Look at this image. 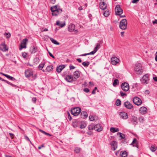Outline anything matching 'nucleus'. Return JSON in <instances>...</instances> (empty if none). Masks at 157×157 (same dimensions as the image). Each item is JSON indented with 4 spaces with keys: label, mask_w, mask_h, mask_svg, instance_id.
<instances>
[{
    "label": "nucleus",
    "mask_w": 157,
    "mask_h": 157,
    "mask_svg": "<svg viewBox=\"0 0 157 157\" xmlns=\"http://www.w3.org/2000/svg\"><path fill=\"white\" fill-rule=\"evenodd\" d=\"M144 118L141 117H139V121L141 122H143L144 121Z\"/></svg>",
    "instance_id": "8fccbe9b"
},
{
    "label": "nucleus",
    "mask_w": 157,
    "mask_h": 157,
    "mask_svg": "<svg viewBox=\"0 0 157 157\" xmlns=\"http://www.w3.org/2000/svg\"><path fill=\"white\" fill-rule=\"evenodd\" d=\"M135 71L136 73L138 74H140L143 72L141 64L138 63L136 64Z\"/></svg>",
    "instance_id": "39448f33"
},
{
    "label": "nucleus",
    "mask_w": 157,
    "mask_h": 157,
    "mask_svg": "<svg viewBox=\"0 0 157 157\" xmlns=\"http://www.w3.org/2000/svg\"><path fill=\"white\" fill-rule=\"evenodd\" d=\"M4 35L7 38H9L11 36L10 34L9 33H5Z\"/></svg>",
    "instance_id": "e433bc0d"
},
{
    "label": "nucleus",
    "mask_w": 157,
    "mask_h": 157,
    "mask_svg": "<svg viewBox=\"0 0 157 157\" xmlns=\"http://www.w3.org/2000/svg\"><path fill=\"white\" fill-rule=\"evenodd\" d=\"M121 88L123 90L127 91L129 89V86L128 83L125 82L121 84Z\"/></svg>",
    "instance_id": "6e6552de"
},
{
    "label": "nucleus",
    "mask_w": 157,
    "mask_h": 157,
    "mask_svg": "<svg viewBox=\"0 0 157 157\" xmlns=\"http://www.w3.org/2000/svg\"><path fill=\"white\" fill-rule=\"evenodd\" d=\"M28 40L25 38L21 42V46L19 48V50H21L23 48H25L26 47V42Z\"/></svg>",
    "instance_id": "9d476101"
},
{
    "label": "nucleus",
    "mask_w": 157,
    "mask_h": 157,
    "mask_svg": "<svg viewBox=\"0 0 157 157\" xmlns=\"http://www.w3.org/2000/svg\"><path fill=\"white\" fill-rule=\"evenodd\" d=\"M97 89V87H95L94 90L92 91V93L93 94H94L95 93V91Z\"/></svg>",
    "instance_id": "603ef678"
},
{
    "label": "nucleus",
    "mask_w": 157,
    "mask_h": 157,
    "mask_svg": "<svg viewBox=\"0 0 157 157\" xmlns=\"http://www.w3.org/2000/svg\"><path fill=\"white\" fill-rule=\"evenodd\" d=\"M9 134L10 135V136L11 137V138L13 139L14 136V135L11 133H9Z\"/></svg>",
    "instance_id": "680f3d73"
},
{
    "label": "nucleus",
    "mask_w": 157,
    "mask_h": 157,
    "mask_svg": "<svg viewBox=\"0 0 157 157\" xmlns=\"http://www.w3.org/2000/svg\"><path fill=\"white\" fill-rule=\"evenodd\" d=\"M56 25H57L60 26L61 27H63L65 25V22L62 23H60L59 21H57L56 22Z\"/></svg>",
    "instance_id": "393cba45"
},
{
    "label": "nucleus",
    "mask_w": 157,
    "mask_h": 157,
    "mask_svg": "<svg viewBox=\"0 0 157 157\" xmlns=\"http://www.w3.org/2000/svg\"><path fill=\"white\" fill-rule=\"evenodd\" d=\"M44 63L40 64L38 67V68L39 70H42V68L44 67Z\"/></svg>",
    "instance_id": "58836bf2"
},
{
    "label": "nucleus",
    "mask_w": 157,
    "mask_h": 157,
    "mask_svg": "<svg viewBox=\"0 0 157 157\" xmlns=\"http://www.w3.org/2000/svg\"><path fill=\"white\" fill-rule=\"evenodd\" d=\"M81 111V109L79 107L74 108L71 110V113L75 116H78Z\"/></svg>",
    "instance_id": "20e7f679"
},
{
    "label": "nucleus",
    "mask_w": 157,
    "mask_h": 157,
    "mask_svg": "<svg viewBox=\"0 0 157 157\" xmlns=\"http://www.w3.org/2000/svg\"><path fill=\"white\" fill-rule=\"evenodd\" d=\"M68 31L70 32H72L75 31L76 32H78V31L77 30H75V26L73 24H70L68 26Z\"/></svg>",
    "instance_id": "ddd939ff"
},
{
    "label": "nucleus",
    "mask_w": 157,
    "mask_h": 157,
    "mask_svg": "<svg viewBox=\"0 0 157 157\" xmlns=\"http://www.w3.org/2000/svg\"><path fill=\"white\" fill-rule=\"evenodd\" d=\"M80 76V73L78 71H75L73 73V77L75 79L78 78Z\"/></svg>",
    "instance_id": "4be33fe9"
},
{
    "label": "nucleus",
    "mask_w": 157,
    "mask_h": 157,
    "mask_svg": "<svg viewBox=\"0 0 157 157\" xmlns=\"http://www.w3.org/2000/svg\"><path fill=\"white\" fill-rule=\"evenodd\" d=\"M99 7L102 10H105L107 8V4L101 0V2L99 3Z\"/></svg>",
    "instance_id": "f3484780"
},
{
    "label": "nucleus",
    "mask_w": 157,
    "mask_h": 157,
    "mask_svg": "<svg viewBox=\"0 0 157 157\" xmlns=\"http://www.w3.org/2000/svg\"><path fill=\"white\" fill-rule=\"evenodd\" d=\"M131 145H133V146L137 147L138 146V143L137 140L134 138Z\"/></svg>",
    "instance_id": "bb28decb"
},
{
    "label": "nucleus",
    "mask_w": 157,
    "mask_h": 157,
    "mask_svg": "<svg viewBox=\"0 0 157 157\" xmlns=\"http://www.w3.org/2000/svg\"><path fill=\"white\" fill-rule=\"evenodd\" d=\"M156 149V147L153 145H152L150 147V150L152 151H155Z\"/></svg>",
    "instance_id": "c9c22d12"
},
{
    "label": "nucleus",
    "mask_w": 157,
    "mask_h": 157,
    "mask_svg": "<svg viewBox=\"0 0 157 157\" xmlns=\"http://www.w3.org/2000/svg\"><path fill=\"white\" fill-rule=\"evenodd\" d=\"M94 124H91L88 126V129L89 130H94Z\"/></svg>",
    "instance_id": "4c0bfd02"
},
{
    "label": "nucleus",
    "mask_w": 157,
    "mask_h": 157,
    "mask_svg": "<svg viewBox=\"0 0 157 157\" xmlns=\"http://www.w3.org/2000/svg\"><path fill=\"white\" fill-rule=\"evenodd\" d=\"M121 157H127V153L125 151H121L120 152Z\"/></svg>",
    "instance_id": "b1692460"
},
{
    "label": "nucleus",
    "mask_w": 157,
    "mask_h": 157,
    "mask_svg": "<svg viewBox=\"0 0 157 157\" xmlns=\"http://www.w3.org/2000/svg\"><path fill=\"white\" fill-rule=\"evenodd\" d=\"M88 115L86 112L83 111L81 113V117L83 119H85L87 117Z\"/></svg>",
    "instance_id": "a878e982"
},
{
    "label": "nucleus",
    "mask_w": 157,
    "mask_h": 157,
    "mask_svg": "<svg viewBox=\"0 0 157 157\" xmlns=\"http://www.w3.org/2000/svg\"><path fill=\"white\" fill-rule=\"evenodd\" d=\"M109 12L107 10L105 11L103 13L105 17H108L109 16Z\"/></svg>",
    "instance_id": "37998d69"
},
{
    "label": "nucleus",
    "mask_w": 157,
    "mask_h": 157,
    "mask_svg": "<svg viewBox=\"0 0 157 157\" xmlns=\"http://www.w3.org/2000/svg\"><path fill=\"white\" fill-rule=\"evenodd\" d=\"M100 44L99 43H97L96 45V46L95 47L94 51H92L91 52L88 53H85L84 54H83L79 55V56H86V55H94L95 54L98 50V49L100 47Z\"/></svg>",
    "instance_id": "f03ea898"
},
{
    "label": "nucleus",
    "mask_w": 157,
    "mask_h": 157,
    "mask_svg": "<svg viewBox=\"0 0 157 157\" xmlns=\"http://www.w3.org/2000/svg\"><path fill=\"white\" fill-rule=\"evenodd\" d=\"M89 119L90 121H93L94 120V117L92 116H90Z\"/></svg>",
    "instance_id": "09e8293b"
},
{
    "label": "nucleus",
    "mask_w": 157,
    "mask_h": 157,
    "mask_svg": "<svg viewBox=\"0 0 157 157\" xmlns=\"http://www.w3.org/2000/svg\"><path fill=\"white\" fill-rule=\"evenodd\" d=\"M0 49L2 51H6L8 50V48L5 43H2L0 45Z\"/></svg>",
    "instance_id": "4468645a"
},
{
    "label": "nucleus",
    "mask_w": 157,
    "mask_h": 157,
    "mask_svg": "<svg viewBox=\"0 0 157 157\" xmlns=\"http://www.w3.org/2000/svg\"><path fill=\"white\" fill-rule=\"evenodd\" d=\"M33 74V71L30 70H27L25 71V75L26 77L29 78Z\"/></svg>",
    "instance_id": "dca6fc26"
},
{
    "label": "nucleus",
    "mask_w": 157,
    "mask_h": 157,
    "mask_svg": "<svg viewBox=\"0 0 157 157\" xmlns=\"http://www.w3.org/2000/svg\"><path fill=\"white\" fill-rule=\"evenodd\" d=\"M65 67V66L64 65H60L57 67L56 71L58 73L60 72Z\"/></svg>",
    "instance_id": "5701e85b"
},
{
    "label": "nucleus",
    "mask_w": 157,
    "mask_h": 157,
    "mask_svg": "<svg viewBox=\"0 0 157 157\" xmlns=\"http://www.w3.org/2000/svg\"><path fill=\"white\" fill-rule=\"evenodd\" d=\"M53 66H48L46 68V71L49 72L52 71L53 69Z\"/></svg>",
    "instance_id": "7c9ffc66"
},
{
    "label": "nucleus",
    "mask_w": 157,
    "mask_h": 157,
    "mask_svg": "<svg viewBox=\"0 0 157 157\" xmlns=\"http://www.w3.org/2000/svg\"><path fill=\"white\" fill-rule=\"evenodd\" d=\"M51 10L52 12V15L55 16H57L62 12V9L59 8L57 5L52 6L51 8Z\"/></svg>",
    "instance_id": "f257e3e1"
},
{
    "label": "nucleus",
    "mask_w": 157,
    "mask_h": 157,
    "mask_svg": "<svg viewBox=\"0 0 157 157\" xmlns=\"http://www.w3.org/2000/svg\"><path fill=\"white\" fill-rule=\"evenodd\" d=\"M147 111V109L146 107H141L140 109V112L142 114H144L146 113Z\"/></svg>",
    "instance_id": "412c9836"
},
{
    "label": "nucleus",
    "mask_w": 157,
    "mask_h": 157,
    "mask_svg": "<svg viewBox=\"0 0 157 157\" xmlns=\"http://www.w3.org/2000/svg\"><path fill=\"white\" fill-rule=\"evenodd\" d=\"M133 101L134 104L137 105H140L142 103L141 100L137 97L134 98Z\"/></svg>",
    "instance_id": "1a4fd4ad"
},
{
    "label": "nucleus",
    "mask_w": 157,
    "mask_h": 157,
    "mask_svg": "<svg viewBox=\"0 0 157 157\" xmlns=\"http://www.w3.org/2000/svg\"><path fill=\"white\" fill-rule=\"evenodd\" d=\"M78 122H75L73 123V126L74 128L77 127L78 126Z\"/></svg>",
    "instance_id": "79ce46f5"
},
{
    "label": "nucleus",
    "mask_w": 157,
    "mask_h": 157,
    "mask_svg": "<svg viewBox=\"0 0 157 157\" xmlns=\"http://www.w3.org/2000/svg\"><path fill=\"white\" fill-rule=\"evenodd\" d=\"M152 23L153 24H157V20H155L154 21H153Z\"/></svg>",
    "instance_id": "0e129e2a"
},
{
    "label": "nucleus",
    "mask_w": 157,
    "mask_h": 157,
    "mask_svg": "<svg viewBox=\"0 0 157 157\" xmlns=\"http://www.w3.org/2000/svg\"><path fill=\"white\" fill-rule=\"evenodd\" d=\"M116 105L117 106H119L121 104V101L119 99H117L116 101Z\"/></svg>",
    "instance_id": "c03bdc74"
},
{
    "label": "nucleus",
    "mask_w": 157,
    "mask_h": 157,
    "mask_svg": "<svg viewBox=\"0 0 157 157\" xmlns=\"http://www.w3.org/2000/svg\"><path fill=\"white\" fill-rule=\"evenodd\" d=\"M67 116L68 117V119L70 121H71V116L70 113L68 112H67Z\"/></svg>",
    "instance_id": "49530a36"
},
{
    "label": "nucleus",
    "mask_w": 157,
    "mask_h": 157,
    "mask_svg": "<svg viewBox=\"0 0 157 157\" xmlns=\"http://www.w3.org/2000/svg\"><path fill=\"white\" fill-rule=\"evenodd\" d=\"M150 93V91L149 90H147L145 91V94H148Z\"/></svg>",
    "instance_id": "4d7b16f0"
},
{
    "label": "nucleus",
    "mask_w": 157,
    "mask_h": 157,
    "mask_svg": "<svg viewBox=\"0 0 157 157\" xmlns=\"http://www.w3.org/2000/svg\"><path fill=\"white\" fill-rule=\"evenodd\" d=\"M48 53H49V55L50 56H51V57H52V58H54V56L52 55V54L51 53H50L49 52Z\"/></svg>",
    "instance_id": "e2e57ef3"
},
{
    "label": "nucleus",
    "mask_w": 157,
    "mask_h": 157,
    "mask_svg": "<svg viewBox=\"0 0 157 157\" xmlns=\"http://www.w3.org/2000/svg\"><path fill=\"white\" fill-rule=\"evenodd\" d=\"M33 76V78L34 79H35L37 77V75L36 74L34 75H32Z\"/></svg>",
    "instance_id": "338daca9"
},
{
    "label": "nucleus",
    "mask_w": 157,
    "mask_h": 157,
    "mask_svg": "<svg viewBox=\"0 0 157 157\" xmlns=\"http://www.w3.org/2000/svg\"><path fill=\"white\" fill-rule=\"evenodd\" d=\"M111 149L113 151H115L117 148V143L115 141H113L111 143Z\"/></svg>",
    "instance_id": "2eb2a0df"
},
{
    "label": "nucleus",
    "mask_w": 157,
    "mask_h": 157,
    "mask_svg": "<svg viewBox=\"0 0 157 157\" xmlns=\"http://www.w3.org/2000/svg\"><path fill=\"white\" fill-rule=\"evenodd\" d=\"M124 106L128 109H131L133 107L132 105L128 101H126L124 103Z\"/></svg>",
    "instance_id": "6ab92c4d"
},
{
    "label": "nucleus",
    "mask_w": 157,
    "mask_h": 157,
    "mask_svg": "<svg viewBox=\"0 0 157 157\" xmlns=\"http://www.w3.org/2000/svg\"><path fill=\"white\" fill-rule=\"evenodd\" d=\"M94 130L98 132H100L102 130V126L100 124H97L94 125Z\"/></svg>",
    "instance_id": "aec40b11"
},
{
    "label": "nucleus",
    "mask_w": 157,
    "mask_h": 157,
    "mask_svg": "<svg viewBox=\"0 0 157 157\" xmlns=\"http://www.w3.org/2000/svg\"><path fill=\"white\" fill-rule=\"evenodd\" d=\"M110 131L112 132H115L119 131V129L117 128H114L112 127L110 128Z\"/></svg>",
    "instance_id": "c756f323"
},
{
    "label": "nucleus",
    "mask_w": 157,
    "mask_h": 157,
    "mask_svg": "<svg viewBox=\"0 0 157 157\" xmlns=\"http://www.w3.org/2000/svg\"><path fill=\"white\" fill-rule=\"evenodd\" d=\"M66 80L68 82H71L73 78L71 75H68L66 76Z\"/></svg>",
    "instance_id": "c85d7f7f"
},
{
    "label": "nucleus",
    "mask_w": 157,
    "mask_h": 157,
    "mask_svg": "<svg viewBox=\"0 0 157 157\" xmlns=\"http://www.w3.org/2000/svg\"><path fill=\"white\" fill-rule=\"evenodd\" d=\"M86 126V124L85 123H82L81 124L80 128H85Z\"/></svg>",
    "instance_id": "a18cd8bd"
},
{
    "label": "nucleus",
    "mask_w": 157,
    "mask_h": 157,
    "mask_svg": "<svg viewBox=\"0 0 157 157\" xmlns=\"http://www.w3.org/2000/svg\"><path fill=\"white\" fill-rule=\"evenodd\" d=\"M127 22L126 19H122L120 22V28L123 30L126 29L127 27Z\"/></svg>",
    "instance_id": "7ed1b4c3"
},
{
    "label": "nucleus",
    "mask_w": 157,
    "mask_h": 157,
    "mask_svg": "<svg viewBox=\"0 0 157 157\" xmlns=\"http://www.w3.org/2000/svg\"><path fill=\"white\" fill-rule=\"evenodd\" d=\"M139 1V0H133L132 1V3H137Z\"/></svg>",
    "instance_id": "13d9d810"
},
{
    "label": "nucleus",
    "mask_w": 157,
    "mask_h": 157,
    "mask_svg": "<svg viewBox=\"0 0 157 157\" xmlns=\"http://www.w3.org/2000/svg\"><path fill=\"white\" fill-rule=\"evenodd\" d=\"M27 55V53H26L24 52L22 54V56L24 58H25L26 57Z\"/></svg>",
    "instance_id": "3c124183"
},
{
    "label": "nucleus",
    "mask_w": 157,
    "mask_h": 157,
    "mask_svg": "<svg viewBox=\"0 0 157 157\" xmlns=\"http://www.w3.org/2000/svg\"><path fill=\"white\" fill-rule=\"evenodd\" d=\"M155 59L156 61H157V52L155 54Z\"/></svg>",
    "instance_id": "69168bd1"
},
{
    "label": "nucleus",
    "mask_w": 157,
    "mask_h": 157,
    "mask_svg": "<svg viewBox=\"0 0 157 157\" xmlns=\"http://www.w3.org/2000/svg\"><path fill=\"white\" fill-rule=\"evenodd\" d=\"M153 79L155 81L157 82V77H153Z\"/></svg>",
    "instance_id": "774afa93"
},
{
    "label": "nucleus",
    "mask_w": 157,
    "mask_h": 157,
    "mask_svg": "<svg viewBox=\"0 0 157 157\" xmlns=\"http://www.w3.org/2000/svg\"><path fill=\"white\" fill-rule=\"evenodd\" d=\"M82 64L85 67H88L90 64V62L89 61L83 62Z\"/></svg>",
    "instance_id": "2f4dec72"
},
{
    "label": "nucleus",
    "mask_w": 157,
    "mask_h": 157,
    "mask_svg": "<svg viewBox=\"0 0 157 157\" xmlns=\"http://www.w3.org/2000/svg\"><path fill=\"white\" fill-rule=\"evenodd\" d=\"M3 75L5 76L7 78H10V79H11L13 81L15 80V78H14L13 77H11L10 75H7L3 74Z\"/></svg>",
    "instance_id": "473e14b6"
},
{
    "label": "nucleus",
    "mask_w": 157,
    "mask_h": 157,
    "mask_svg": "<svg viewBox=\"0 0 157 157\" xmlns=\"http://www.w3.org/2000/svg\"><path fill=\"white\" fill-rule=\"evenodd\" d=\"M30 51L32 53H35L37 51V48L34 46H32L30 48Z\"/></svg>",
    "instance_id": "cd10ccee"
},
{
    "label": "nucleus",
    "mask_w": 157,
    "mask_h": 157,
    "mask_svg": "<svg viewBox=\"0 0 157 157\" xmlns=\"http://www.w3.org/2000/svg\"><path fill=\"white\" fill-rule=\"evenodd\" d=\"M120 94H121V96H123L124 95H126V93H124L121 91L120 92Z\"/></svg>",
    "instance_id": "6e6d98bb"
},
{
    "label": "nucleus",
    "mask_w": 157,
    "mask_h": 157,
    "mask_svg": "<svg viewBox=\"0 0 157 157\" xmlns=\"http://www.w3.org/2000/svg\"><path fill=\"white\" fill-rule=\"evenodd\" d=\"M118 114L121 118L124 120H126L128 118V115L127 113L124 112H119Z\"/></svg>",
    "instance_id": "f8f14e48"
},
{
    "label": "nucleus",
    "mask_w": 157,
    "mask_h": 157,
    "mask_svg": "<svg viewBox=\"0 0 157 157\" xmlns=\"http://www.w3.org/2000/svg\"><path fill=\"white\" fill-rule=\"evenodd\" d=\"M25 139L26 140L29 141L30 142V143L31 144V141H30V140L29 139V138H28V137L27 136H25Z\"/></svg>",
    "instance_id": "052dcab7"
},
{
    "label": "nucleus",
    "mask_w": 157,
    "mask_h": 157,
    "mask_svg": "<svg viewBox=\"0 0 157 157\" xmlns=\"http://www.w3.org/2000/svg\"><path fill=\"white\" fill-rule=\"evenodd\" d=\"M80 148L78 147H76L74 150L75 152L76 153H79L80 152Z\"/></svg>",
    "instance_id": "ea45409f"
},
{
    "label": "nucleus",
    "mask_w": 157,
    "mask_h": 157,
    "mask_svg": "<svg viewBox=\"0 0 157 157\" xmlns=\"http://www.w3.org/2000/svg\"><path fill=\"white\" fill-rule=\"evenodd\" d=\"M149 75L148 74H146L143 76V78L141 80L142 83L144 84L145 83L147 84V82L148 81Z\"/></svg>",
    "instance_id": "0eeeda50"
},
{
    "label": "nucleus",
    "mask_w": 157,
    "mask_h": 157,
    "mask_svg": "<svg viewBox=\"0 0 157 157\" xmlns=\"http://www.w3.org/2000/svg\"><path fill=\"white\" fill-rule=\"evenodd\" d=\"M32 101L33 102H35L36 101V98L35 97H34L33 98H32Z\"/></svg>",
    "instance_id": "bf43d9fd"
},
{
    "label": "nucleus",
    "mask_w": 157,
    "mask_h": 157,
    "mask_svg": "<svg viewBox=\"0 0 157 157\" xmlns=\"http://www.w3.org/2000/svg\"><path fill=\"white\" fill-rule=\"evenodd\" d=\"M50 39L51 41L54 44L57 45L59 44V43L57 42L56 40L52 38H50Z\"/></svg>",
    "instance_id": "72a5a7b5"
},
{
    "label": "nucleus",
    "mask_w": 157,
    "mask_h": 157,
    "mask_svg": "<svg viewBox=\"0 0 157 157\" xmlns=\"http://www.w3.org/2000/svg\"><path fill=\"white\" fill-rule=\"evenodd\" d=\"M118 133L120 135V136L121 139H124L125 137V136L124 134L121 133L120 132H118Z\"/></svg>",
    "instance_id": "de8ad7c7"
},
{
    "label": "nucleus",
    "mask_w": 157,
    "mask_h": 157,
    "mask_svg": "<svg viewBox=\"0 0 157 157\" xmlns=\"http://www.w3.org/2000/svg\"><path fill=\"white\" fill-rule=\"evenodd\" d=\"M86 93H88L89 91V90L87 88H85L83 90Z\"/></svg>",
    "instance_id": "5fc2aeb1"
},
{
    "label": "nucleus",
    "mask_w": 157,
    "mask_h": 157,
    "mask_svg": "<svg viewBox=\"0 0 157 157\" xmlns=\"http://www.w3.org/2000/svg\"><path fill=\"white\" fill-rule=\"evenodd\" d=\"M69 67H70V70L73 69L75 68V67L73 65H70L69 66Z\"/></svg>",
    "instance_id": "864d4df0"
},
{
    "label": "nucleus",
    "mask_w": 157,
    "mask_h": 157,
    "mask_svg": "<svg viewBox=\"0 0 157 157\" xmlns=\"http://www.w3.org/2000/svg\"><path fill=\"white\" fill-rule=\"evenodd\" d=\"M123 10L121 9L119 5H117L115 8V13L117 15H120L122 13Z\"/></svg>",
    "instance_id": "423d86ee"
},
{
    "label": "nucleus",
    "mask_w": 157,
    "mask_h": 157,
    "mask_svg": "<svg viewBox=\"0 0 157 157\" xmlns=\"http://www.w3.org/2000/svg\"><path fill=\"white\" fill-rule=\"evenodd\" d=\"M118 79H115L113 83V86H115L118 83Z\"/></svg>",
    "instance_id": "a19ab883"
},
{
    "label": "nucleus",
    "mask_w": 157,
    "mask_h": 157,
    "mask_svg": "<svg viewBox=\"0 0 157 157\" xmlns=\"http://www.w3.org/2000/svg\"><path fill=\"white\" fill-rule=\"evenodd\" d=\"M39 131L41 132H42V133L44 134H45L46 135H47L48 136H51V135L49 133H47L46 132H45V131H43V130L41 129H39Z\"/></svg>",
    "instance_id": "f704fd0d"
},
{
    "label": "nucleus",
    "mask_w": 157,
    "mask_h": 157,
    "mask_svg": "<svg viewBox=\"0 0 157 157\" xmlns=\"http://www.w3.org/2000/svg\"><path fill=\"white\" fill-rule=\"evenodd\" d=\"M130 121L132 123V124L135 125H136L137 124V117L134 116H132L131 117L130 119Z\"/></svg>",
    "instance_id": "a211bd4d"
},
{
    "label": "nucleus",
    "mask_w": 157,
    "mask_h": 157,
    "mask_svg": "<svg viewBox=\"0 0 157 157\" xmlns=\"http://www.w3.org/2000/svg\"><path fill=\"white\" fill-rule=\"evenodd\" d=\"M111 63L113 65H116L120 61L119 59L116 57H112L111 59Z\"/></svg>",
    "instance_id": "9b49d317"
}]
</instances>
